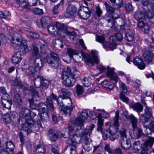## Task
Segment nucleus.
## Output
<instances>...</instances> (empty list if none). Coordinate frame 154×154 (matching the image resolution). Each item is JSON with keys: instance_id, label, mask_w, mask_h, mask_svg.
<instances>
[{"instance_id": "obj_1", "label": "nucleus", "mask_w": 154, "mask_h": 154, "mask_svg": "<svg viewBox=\"0 0 154 154\" xmlns=\"http://www.w3.org/2000/svg\"><path fill=\"white\" fill-rule=\"evenodd\" d=\"M88 117V112L85 110H83L80 116L78 117L74 120L72 121V123L77 126L76 131V134L80 136L83 134H87L89 136L90 134L94 128L95 125L92 124L90 126H88L85 131H84L83 127L85 121L86 120Z\"/></svg>"}, {"instance_id": "obj_2", "label": "nucleus", "mask_w": 154, "mask_h": 154, "mask_svg": "<svg viewBox=\"0 0 154 154\" xmlns=\"http://www.w3.org/2000/svg\"><path fill=\"white\" fill-rule=\"evenodd\" d=\"M46 107L44 108H41L39 110L40 111L39 114L41 119L42 122H47L49 120V117L48 112H52L54 110V108L51 97L48 96L46 100Z\"/></svg>"}, {"instance_id": "obj_3", "label": "nucleus", "mask_w": 154, "mask_h": 154, "mask_svg": "<svg viewBox=\"0 0 154 154\" xmlns=\"http://www.w3.org/2000/svg\"><path fill=\"white\" fill-rule=\"evenodd\" d=\"M21 124V127L27 134L30 133L33 131H37L40 127H42V125L40 120L38 121L36 123L32 119L26 120L24 122H19Z\"/></svg>"}, {"instance_id": "obj_4", "label": "nucleus", "mask_w": 154, "mask_h": 154, "mask_svg": "<svg viewBox=\"0 0 154 154\" xmlns=\"http://www.w3.org/2000/svg\"><path fill=\"white\" fill-rule=\"evenodd\" d=\"M119 112L117 110L116 112L115 116L113 119L114 125L109 126L108 129V133L110 135V139L113 141L118 138L119 135L117 134L119 124Z\"/></svg>"}, {"instance_id": "obj_5", "label": "nucleus", "mask_w": 154, "mask_h": 154, "mask_svg": "<svg viewBox=\"0 0 154 154\" xmlns=\"http://www.w3.org/2000/svg\"><path fill=\"white\" fill-rule=\"evenodd\" d=\"M20 35L17 33H14L12 38L11 45L15 48H20L22 50L23 52L27 53L29 51V49L26 41L24 40L20 41Z\"/></svg>"}, {"instance_id": "obj_6", "label": "nucleus", "mask_w": 154, "mask_h": 154, "mask_svg": "<svg viewBox=\"0 0 154 154\" xmlns=\"http://www.w3.org/2000/svg\"><path fill=\"white\" fill-rule=\"evenodd\" d=\"M71 69L68 67L63 69L62 80L63 84L66 86L71 87L74 85L75 80L71 77L70 75Z\"/></svg>"}, {"instance_id": "obj_7", "label": "nucleus", "mask_w": 154, "mask_h": 154, "mask_svg": "<svg viewBox=\"0 0 154 154\" xmlns=\"http://www.w3.org/2000/svg\"><path fill=\"white\" fill-rule=\"evenodd\" d=\"M95 114V117H93V116L91 117V119H93L97 120V131H102V127L103 124V118H106L109 117V114L105 112L104 110H98L95 113H94Z\"/></svg>"}, {"instance_id": "obj_8", "label": "nucleus", "mask_w": 154, "mask_h": 154, "mask_svg": "<svg viewBox=\"0 0 154 154\" xmlns=\"http://www.w3.org/2000/svg\"><path fill=\"white\" fill-rule=\"evenodd\" d=\"M119 134L121 138V143L122 148L124 150H128L130 147L131 144L130 141L127 139L125 129L122 128L119 131Z\"/></svg>"}, {"instance_id": "obj_9", "label": "nucleus", "mask_w": 154, "mask_h": 154, "mask_svg": "<svg viewBox=\"0 0 154 154\" xmlns=\"http://www.w3.org/2000/svg\"><path fill=\"white\" fill-rule=\"evenodd\" d=\"M91 54L92 57L90 55L84 54L83 56L85 57V59L86 63L91 66H92L94 65V62L96 63H99L100 60L98 58L97 55V53L95 51H92Z\"/></svg>"}, {"instance_id": "obj_10", "label": "nucleus", "mask_w": 154, "mask_h": 154, "mask_svg": "<svg viewBox=\"0 0 154 154\" xmlns=\"http://www.w3.org/2000/svg\"><path fill=\"white\" fill-rule=\"evenodd\" d=\"M64 101L66 104V106L63 108V110L60 111V112L62 114L63 113L65 115H68L69 116L74 106L72 105V101L69 97L67 98H65Z\"/></svg>"}, {"instance_id": "obj_11", "label": "nucleus", "mask_w": 154, "mask_h": 154, "mask_svg": "<svg viewBox=\"0 0 154 154\" xmlns=\"http://www.w3.org/2000/svg\"><path fill=\"white\" fill-rule=\"evenodd\" d=\"M128 119L130 122L131 123L133 130L137 132V138H140L142 134V130L141 128H139L137 126V119L132 115H129L128 116Z\"/></svg>"}, {"instance_id": "obj_12", "label": "nucleus", "mask_w": 154, "mask_h": 154, "mask_svg": "<svg viewBox=\"0 0 154 154\" xmlns=\"http://www.w3.org/2000/svg\"><path fill=\"white\" fill-rule=\"evenodd\" d=\"M144 111L145 113L142 114L139 118V121L141 122H149V119L152 117V111L149 107L146 106Z\"/></svg>"}, {"instance_id": "obj_13", "label": "nucleus", "mask_w": 154, "mask_h": 154, "mask_svg": "<svg viewBox=\"0 0 154 154\" xmlns=\"http://www.w3.org/2000/svg\"><path fill=\"white\" fill-rule=\"evenodd\" d=\"M144 9L147 13V16L149 21L154 24V4L150 2L147 7H146V8H144Z\"/></svg>"}, {"instance_id": "obj_14", "label": "nucleus", "mask_w": 154, "mask_h": 154, "mask_svg": "<svg viewBox=\"0 0 154 154\" xmlns=\"http://www.w3.org/2000/svg\"><path fill=\"white\" fill-rule=\"evenodd\" d=\"M29 114L30 110L29 109L26 107L22 108L19 113V122H24L26 121V120L31 119L29 118Z\"/></svg>"}, {"instance_id": "obj_15", "label": "nucleus", "mask_w": 154, "mask_h": 154, "mask_svg": "<svg viewBox=\"0 0 154 154\" xmlns=\"http://www.w3.org/2000/svg\"><path fill=\"white\" fill-rule=\"evenodd\" d=\"M78 14L82 18L86 19L90 16L91 11L88 8L83 6L79 11Z\"/></svg>"}, {"instance_id": "obj_16", "label": "nucleus", "mask_w": 154, "mask_h": 154, "mask_svg": "<svg viewBox=\"0 0 154 154\" xmlns=\"http://www.w3.org/2000/svg\"><path fill=\"white\" fill-rule=\"evenodd\" d=\"M120 90L122 91L120 94L121 99L124 102L126 103L128 102V98L125 96V94H126L127 91V87L126 85L123 83H121L120 85Z\"/></svg>"}, {"instance_id": "obj_17", "label": "nucleus", "mask_w": 154, "mask_h": 154, "mask_svg": "<svg viewBox=\"0 0 154 154\" xmlns=\"http://www.w3.org/2000/svg\"><path fill=\"white\" fill-rule=\"evenodd\" d=\"M107 72L106 75L110 77L111 80L114 81L116 83L118 80V77L114 72V68H111L108 66L107 67Z\"/></svg>"}, {"instance_id": "obj_18", "label": "nucleus", "mask_w": 154, "mask_h": 154, "mask_svg": "<svg viewBox=\"0 0 154 154\" xmlns=\"http://www.w3.org/2000/svg\"><path fill=\"white\" fill-rule=\"evenodd\" d=\"M34 100L32 99H29L28 100L29 102L30 107L32 109L39 110L41 108H44V106L46 107V104L42 102L36 105L34 102Z\"/></svg>"}, {"instance_id": "obj_19", "label": "nucleus", "mask_w": 154, "mask_h": 154, "mask_svg": "<svg viewBox=\"0 0 154 154\" xmlns=\"http://www.w3.org/2000/svg\"><path fill=\"white\" fill-rule=\"evenodd\" d=\"M45 61L51 67L54 69H57L60 63V60H52L50 57L48 56L46 57Z\"/></svg>"}, {"instance_id": "obj_20", "label": "nucleus", "mask_w": 154, "mask_h": 154, "mask_svg": "<svg viewBox=\"0 0 154 154\" xmlns=\"http://www.w3.org/2000/svg\"><path fill=\"white\" fill-rule=\"evenodd\" d=\"M47 135L50 140L52 142H54L57 139L59 134L55 131L50 129L48 131Z\"/></svg>"}, {"instance_id": "obj_21", "label": "nucleus", "mask_w": 154, "mask_h": 154, "mask_svg": "<svg viewBox=\"0 0 154 154\" xmlns=\"http://www.w3.org/2000/svg\"><path fill=\"white\" fill-rule=\"evenodd\" d=\"M152 48L151 47L149 49V51L145 52L143 55V57L145 61L148 64L152 62V57L154 55V54L152 53Z\"/></svg>"}, {"instance_id": "obj_22", "label": "nucleus", "mask_w": 154, "mask_h": 154, "mask_svg": "<svg viewBox=\"0 0 154 154\" xmlns=\"http://www.w3.org/2000/svg\"><path fill=\"white\" fill-rule=\"evenodd\" d=\"M75 135L76 138L73 137L72 138H69L67 140V142L68 143L72 145L75 148L76 147L79 146L80 143V140L81 139L80 137H78V136L76 134Z\"/></svg>"}, {"instance_id": "obj_23", "label": "nucleus", "mask_w": 154, "mask_h": 154, "mask_svg": "<svg viewBox=\"0 0 154 154\" xmlns=\"http://www.w3.org/2000/svg\"><path fill=\"white\" fill-rule=\"evenodd\" d=\"M133 62L134 64L140 69H143L145 68V65L143 60L138 57H136L134 58Z\"/></svg>"}, {"instance_id": "obj_24", "label": "nucleus", "mask_w": 154, "mask_h": 154, "mask_svg": "<svg viewBox=\"0 0 154 154\" xmlns=\"http://www.w3.org/2000/svg\"><path fill=\"white\" fill-rule=\"evenodd\" d=\"M22 53L20 51H18L14 54L11 58V61L15 64H18L22 60Z\"/></svg>"}, {"instance_id": "obj_25", "label": "nucleus", "mask_w": 154, "mask_h": 154, "mask_svg": "<svg viewBox=\"0 0 154 154\" xmlns=\"http://www.w3.org/2000/svg\"><path fill=\"white\" fill-rule=\"evenodd\" d=\"M54 24L56 25V28L59 30H64L67 32V34L69 35H74V32H71L68 31V28L67 25H65L64 24H60V23L56 22H54Z\"/></svg>"}, {"instance_id": "obj_26", "label": "nucleus", "mask_w": 154, "mask_h": 154, "mask_svg": "<svg viewBox=\"0 0 154 154\" xmlns=\"http://www.w3.org/2000/svg\"><path fill=\"white\" fill-rule=\"evenodd\" d=\"M16 113L15 112H10V114L8 113H6L4 115L3 117V122L7 124L10 123L11 122V117L14 118L16 116Z\"/></svg>"}, {"instance_id": "obj_27", "label": "nucleus", "mask_w": 154, "mask_h": 154, "mask_svg": "<svg viewBox=\"0 0 154 154\" xmlns=\"http://www.w3.org/2000/svg\"><path fill=\"white\" fill-rule=\"evenodd\" d=\"M34 66L36 71L40 70L43 66L42 59L38 57H36L34 61Z\"/></svg>"}, {"instance_id": "obj_28", "label": "nucleus", "mask_w": 154, "mask_h": 154, "mask_svg": "<svg viewBox=\"0 0 154 154\" xmlns=\"http://www.w3.org/2000/svg\"><path fill=\"white\" fill-rule=\"evenodd\" d=\"M66 15L68 17L75 13L76 12L77 8L74 5H69L66 9Z\"/></svg>"}, {"instance_id": "obj_29", "label": "nucleus", "mask_w": 154, "mask_h": 154, "mask_svg": "<svg viewBox=\"0 0 154 154\" xmlns=\"http://www.w3.org/2000/svg\"><path fill=\"white\" fill-rule=\"evenodd\" d=\"M134 18L138 21L141 19L148 17L147 15H144V13L142 11H136L134 14Z\"/></svg>"}, {"instance_id": "obj_30", "label": "nucleus", "mask_w": 154, "mask_h": 154, "mask_svg": "<svg viewBox=\"0 0 154 154\" xmlns=\"http://www.w3.org/2000/svg\"><path fill=\"white\" fill-rule=\"evenodd\" d=\"M38 2V0H24V2L21 4H19L22 5V6L24 8H27V6H35Z\"/></svg>"}, {"instance_id": "obj_31", "label": "nucleus", "mask_w": 154, "mask_h": 154, "mask_svg": "<svg viewBox=\"0 0 154 154\" xmlns=\"http://www.w3.org/2000/svg\"><path fill=\"white\" fill-rule=\"evenodd\" d=\"M14 145L13 142L11 141H7L5 143V148L4 149L9 152L10 153L13 154Z\"/></svg>"}, {"instance_id": "obj_32", "label": "nucleus", "mask_w": 154, "mask_h": 154, "mask_svg": "<svg viewBox=\"0 0 154 154\" xmlns=\"http://www.w3.org/2000/svg\"><path fill=\"white\" fill-rule=\"evenodd\" d=\"M52 22L51 18L48 16H44L42 17L40 19V22L42 27L48 24H50L52 23Z\"/></svg>"}, {"instance_id": "obj_33", "label": "nucleus", "mask_w": 154, "mask_h": 154, "mask_svg": "<svg viewBox=\"0 0 154 154\" xmlns=\"http://www.w3.org/2000/svg\"><path fill=\"white\" fill-rule=\"evenodd\" d=\"M154 143V137H150L145 141L143 146H144V148H146L149 149V148L152 147Z\"/></svg>"}, {"instance_id": "obj_34", "label": "nucleus", "mask_w": 154, "mask_h": 154, "mask_svg": "<svg viewBox=\"0 0 154 154\" xmlns=\"http://www.w3.org/2000/svg\"><path fill=\"white\" fill-rule=\"evenodd\" d=\"M29 90L32 93V99L35 101L38 100L39 99V97L38 91H36L35 89L33 87H31Z\"/></svg>"}, {"instance_id": "obj_35", "label": "nucleus", "mask_w": 154, "mask_h": 154, "mask_svg": "<svg viewBox=\"0 0 154 154\" xmlns=\"http://www.w3.org/2000/svg\"><path fill=\"white\" fill-rule=\"evenodd\" d=\"M30 51L33 55L37 57L39 54V51L36 44H34L32 45Z\"/></svg>"}, {"instance_id": "obj_36", "label": "nucleus", "mask_w": 154, "mask_h": 154, "mask_svg": "<svg viewBox=\"0 0 154 154\" xmlns=\"http://www.w3.org/2000/svg\"><path fill=\"white\" fill-rule=\"evenodd\" d=\"M148 122L141 123L145 128L146 129L148 128L151 132H154V121L151 122L148 125L147 124Z\"/></svg>"}, {"instance_id": "obj_37", "label": "nucleus", "mask_w": 154, "mask_h": 154, "mask_svg": "<svg viewBox=\"0 0 154 154\" xmlns=\"http://www.w3.org/2000/svg\"><path fill=\"white\" fill-rule=\"evenodd\" d=\"M96 40L100 43L103 44V45L104 47H105V45H108V43L105 41V38L104 36L97 35L96 37Z\"/></svg>"}, {"instance_id": "obj_38", "label": "nucleus", "mask_w": 154, "mask_h": 154, "mask_svg": "<svg viewBox=\"0 0 154 154\" xmlns=\"http://www.w3.org/2000/svg\"><path fill=\"white\" fill-rule=\"evenodd\" d=\"M45 149L44 146L39 145L35 148V154H45Z\"/></svg>"}, {"instance_id": "obj_39", "label": "nucleus", "mask_w": 154, "mask_h": 154, "mask_svg": "<svg viewBox=\"0 0 154 154\" xmlns=\"http://www.w3.org/2000/svg\"><path fill=\"white\" fill-rule=\"evenodd\" d=\"M13 85L18 88H22L23 85L19 78H16L13 81Z\"/></svg>"}, {"instance_id": "obj_40", "label": "nucleus", "mask_w": 154, "mask_h": 154, "mask_svg": "<svg viewBox=\"0 0 154 154\" xmlns=\"http://www.w3.org/2000/svg\"><path fill=\"white\" fill-rule=\"evenodd\" d=\"M131 107L138 113L142 112L143 110V106L139 103H136L133 105Z\"/></svg>"}, {"instance_id": "obj_41", "label": "nucleus", "mask_w": 154, "mask_h": 154, "mask_svg": "<svg viewBox=\"0 0 154 154\" xmlns=\"http://www.w3.org/2000/svg\"><path fill=\"white\" fill-rule=\"evenodd\" d=\"M101 85L103 86L110 90L113 88L114 85L109 81L105 80L102 82Z\"/></svg>"}, {"instance_id": "obj_42", "label": "nucleus", "mask_w": 154, "mask_h": 154, "mask_svg": "<svg viewBox=\"0 0 154 154\" xmlns=\"http://www.w3.org/2000/svg\"><path fill=\"white\" fill-rule=\"evenodd\" d=\"M115 35L111 36L109 38V40L110 45V48L112 49H114L116 48V40Z\"/></svg>"}, {"instance_id": "obj_43", "label": "nucleus", "mask_w": 154, "mask_h": 154, "mask_svg": "<svg viewBox=\"0 0 154 154\" xmlns=\"http://www.w3.org/2000/svg\"><path fill=\"white\" fill-rule=\"evenodd\" d=\"M141 147L142 145L139 140H137L133 143V149L134 150V152H136L138 151Z\"/></svg>"}, {"instance_id": "obj_44", "label": "nucleus", "mask_w": 154, "mask_h": 154, "mask_svg": "<svg viewBox=\"0 0 154 154\" xmlns=\"http://www.w3.org/2000/svg\"><path fill=\"white\" fill-rule=\"evenodd\" d=\"M34 85L36 88H39L41 86L42 77L39 75L33 79Z\"/></svg>"}, {"instance_id": "obj_45", "label": "nucleus", "mask_w": 154, "mask_h": 154, "mask_svg": "<svg viewBox=\"0 0 154 154\" xmlns=\"http://www.w3.org/2000/svg\"><path fill=\"white\" fill-rule=\"evenodd\" d=\"M51 23L52 24L49 25L47 27L48 32L50 34L54 33L57 29V28H56V25L54 24V22L53 23Z\"/></svg>"}, {"instance_id": "obj_46", "label": "nucleus", "mask_w": 154, "mask_h": 154, "mask_svg": "<svg viewBox=\"0 0 154 154\" xmlns=\"http://www.w3.org/2000/svg\"><path fill=\"white\" fill-rule=\"evenodd\" d=\"M125 39L128 42L133 41L134 39V36L132 32L130 31L126 33Z\"/></svg>"}, {"instance_id": "obj_47", "label": "nucleus", "mask_w": 154, "mask_h": 154, "mask_svg": "<svg viewBox=\"0 0 154 154\" xmlns=\"http://www.w3.org/2000/svg\"><path fill=\"white\" fill-rule=\"evenodd\" d=\"M104 5L106 7L107 12L111 14H112L115 11V9L106 2L104 3Z\"/></svg>"}, {"instance_id": "obj_48", "label": "nucleus", "mask_w": 154, "mask_h": 154, "mask_svg": "<svg viewBox=\"0 0 154 154\" xmlns=\"http://www.w3.org/2000/svg\"><path fill=\"white\" fill-rule=\"evenodd\" d=\"M61 91L62 94V95L61 96L64 99L68 98L71 94V92L69 90L66 89H62Z\"/></svg>"}, {"instance_id": "obj_49", "label": "nucleus", "mask_w": 154, "mask_h": 154, "mask_svg": "<svg viewBox=\"0 0 154 154\" xmlns=\"http://www.w3.org/2000/svg\"><path fill=\"white\" fill-rule=\"evenodd\" d=\"M82 82L85 86L88 87L91 83V79L89 77H85L82 79Z\"/></svg>"}, {"instance_id": "obj_50", "label": "nucleus", "mask_w": 154, "mask_h": 154, "mask_svg": "<svg viewBox=\"0 0 154 154\" xmlns=\"http://www.w3.org/2000/svg\"><path fill=\"white\" fill-rule=\"evenodd\" d=\"M3 106L5 108L8 109H10L11 108L12 104V101L11 100H7L3 101L2 102Z\"/></svg>"}, {"instance_id": "obj_51", "label": "nucleus", "mask_w": 154, "mask_h": 154, "mask_svg": "<svg viewBox=\"0 0 154 154\" xmlns=\"http://www.w3.org/2000/svg\"><path fill=\"white\" fill-rule=\"evenodd\" d=\"M76 92L77 96L82 94L84 92V90L82 86L78 85H76Z\"/></svg>"}, {"instance_id": "obj_52", "label": "nucleus", "mask_w": 154, "mask_h": 154, "mask_svg": "<svg viewBox=\"0 0 154 154\" xmlns=\"http://www.w3.org/2000/svg\"><path fill=\"white\" fill-rule=\"evenodd\" d=\"M49 82L43 77H42L41 86L45 89L48 88L49 84Z\"/></svg>"}, {"instance_id": "obj_53", "label": "nucleus", "mask_w": 154, "mask_h": 154, "mask_svg": "<svg viewBox=\"0 0 154 154\" xmlns=\"http://www.w3.org/2000/svg\"><path fill=\"white\" fill-rule=\"evenodd\" d=\"M67 52L69 57L71 58H72L73 55H78L79 54V52L71 48H68L67 49Z\"/></svg>"}, {"instance_id": "obj_54", "label": "nucleus", "mask_w": 154, "mask_h": 154, "mask_svg": "<svg viewBox=\"0 0 154 154\" xmlns=\"http://www.w3.org/2000/svg\"><path fill=\"white\" fill-rule=\"evenodd\" d=\"M21 100L19 95L17 94H15L13 99V101L15 103L19 104L21 102Z\"/></svg>"}, {"instance_id": "obj_55", "label": "nucleus", "mask_w": 154, "mask_h": 154, "mask_svg": "<svg viewBox=\"0 0 154 154\" xmlns=\"http://www.w3.org/2000/svg\"><path fill=\"white\" fill-rule=\"evenodd\" d=\"M50 57L52 60H60V59L57 54L53 52H51Z\"/></svg>"}, {"instance_id": "obj_56", "label": "nucleus", "mask_w": 154, "mask_h": 154, "mask_svg": "<svg viewBox=\"0 0 154 154\" xmlns=\"http://www.w3.org/2000/svg\"><path fill=\"white\" fill-rule=\"evenodd\" d=\"M91 133V132L89 136L88 137V135L87 134H83L82 136H80L79 135L76 134V132H75V134H76L77 136H79V137H80L82 136H83L84 135H85V137H86L87 138H86L85 140H84V141H83L82 142V146H84V145H89V141H88V138L90 137V134Z\"/></svg>"}, {"instance_id": "obj_57", "label": "nucleus", "mask_w": 154, "mask_h": 154, "mask_svg": "<svg viewBox=\"0 0 154 154\" xmlns=\"http://www.w3.org/2000/svg\"><path fill=\"white\" fill-rule=\"evenodd\" d=\"M120 26L121 29L125 31L126 33L130 31L129 25L125 23H124L123 25H121Z\"/></svg>"}, {"instance_id": "obj_58", "label": "nucleus", "mask_w": 154, "mask_h": 154, "mask_svg": "<svg viewBox=\"0 0 154 154\" xmlns=\"http://www.w3.org/2000/svg\"><path fill=\"white\" fill-rule=\"evenodd\" d=\"M64 98H63L62 96L60 95L58 97V99H57V100L58 105L62 107V110H63V103L62 100H64Z\"/></svg>"}, {"instance_id": "obj_59", "label": "nucleus", "mask_w": 154, "mask_h": 154, "mask_svg": "<svg viewBox=\"0 0 154 154\" xmlns=\"http://www.w3.org/2000/svg\"><path fill=\"white\" fill-rule=\"evenodd\" d=\"M54 45L55 47L57 48H62L63 47V45L61 41L59 39H57L55 42Z\"/></svg>"}, {"instance_id": "obj_60", "label": "nucleus", "mask_w": 154, "mask_h": 154, "mask_svg": "<svg viewBox=\"0 0 154 154\" xmlns=\"http://www.w3.org/2000/svg\"><path fill=\"white\" fill-rule=\"evenodd\" d=\"M142 30L144 33H148L150 30V26L147 23H145L143 27L142 28Z\"/></svg>"}, {"instance_id": "obj_61", "label": "nucleus", "mask_w": 154, "mask_h": 154, "mask_svg": "<svg viewBox=\"0 0 154 154\" xmlns=\"http://www.w3.org/2000/svg\"><path fill=\"white\" fill-rule=\"evenodd\" d=\"M125 8L128 12L132 11L133 10V7L132 5L130 3L126 4L125 5Z\"/></svg>"}, {"instance_id": "obj_62", "label": "nucleus", "mask_w": 154, "mask_h": 154, "mask_svg": "<svg viewBox=\"0 0 154 154\" xmlns=\"http://www.w3.org/2000/svg\"><path fill=\"white\" fill-rule=\"evenodd\" d=\"M33 12L36 14L42 15L43 14L42 9L38 8H36L33 10Z\"/></svg>"}, {"instance_id": "obj_63", "label": "nucleus", "mask_w": 154, "mask_h": 154, "mask_svg": "<svg viewBox=\"0 0 154 154\" xmlns=\"http://www.w3.org/2000/svg\"><path fill=\"white\" fill-rule=\"evenodd\" d=\"M105 19L108 23L111 22L112 23L114 22V19H113L112 15L106 14L105 17Z\"/></svg>"}, {"instance_id": "obj_64", "label": "nucleus", "mask_w": 154, "mask_h": 154, "mask_svg": "<svg viewBox=\"0 0 154 154\" xmlns=\"http://www.w3.org/2000/svg\"><path fill=\"white\" fill-rule=\"evenodd\" d=\"M35 71H36L35 69V68H34L32 66H29L28 69H27V72L30 74H33L35 73Z\"/></svg>"}]
</instances>
